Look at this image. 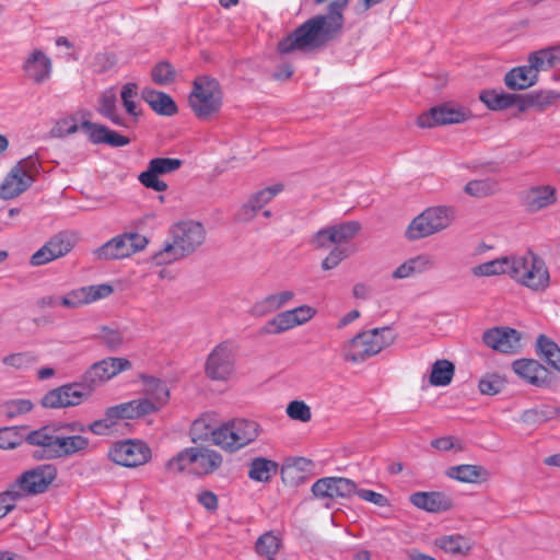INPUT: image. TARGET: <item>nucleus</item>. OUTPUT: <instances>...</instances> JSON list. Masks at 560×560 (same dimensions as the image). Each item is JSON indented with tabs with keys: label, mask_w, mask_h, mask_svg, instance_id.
Instances as JSON below:
<instances>
[{
	"label": "nucleus",
	"mask_w": 560,
	"mask_h": 560,
	"mask_svg": "<svg viewBox=\"0 0 560 560\" xmlns=\"http://www.w3.org/2000/svg\"><path fill=\"white\" fill-rule=\"evenodd\" d=\"M349 0H334L328 5V13L316 15L291 34L283 37L278 44L281 54H290L294 50L318 49L330 42L340 33L343 26L342 11L347 8Z\"/></svg>",
	"instance_id": "f257e3e1"
},
{
	"label": "nucleus",
	"mask_w": 560,
	"mask_h": 560,
	"mask_svg": "<svg viewBox=\"0 0 560 560\" xmlns=\"http://www.w3.org/2000/svg\"><path fill=\"white\" fill-rule=\"evenodd\" d=\"M222 456L217 451L195 446L180 451L176 456L167 460L165 467L171 472H182L185 469L198 476L214 472L222 465Z\"/></svg>",
	"instance_id": "f03ea898"
},
{
	"label": "nucleus",
	"mask_w": 560,
	"mask_h": 560,
	"mask_svg": "<svg viewBox=\"0 0 560 560\" xmlns=\"http://www.w3.org/2000/svg\"><path fill=\"white\" fill-rule=\"evenodd\" d=\"M512 280L533 291L544 292L550 285V273L545 260L527 252L522 256H514Z\"/></svg>",
	"instance_id": "7ed1b4c3"
},
{
	"label": "nucleus",
	"mask_w": 560,
	"mask_h": 560,
	"mask_svg": "<svg viewBox=\"0 0 560 560\" xmlns=\"http://www.w3.org/2000/svg\"><path fill=\"white\" fill-rule=\"evenodd\" d=\"M81 128L88 139L93 144H107L113 148L125 147L130 143V139L126 136L109 129L105 125L83 120L80 126L73 117L59 120L52 128L51 133L55 137H66L75 133Z\"/></svg>",
	"instance_id": "20e7f679"
},
{
	"label": "nucleus",
	"mask_w": 560,
	"mask_h": 560,
	"mask_svg": "<svg viewBox=\"0 0 560 560\" xmlns=\"http://www.w3.org/2000/svg\"><path fill=\"white\" fill-rule=\"evenodd\" d=\"M260 432L261 428L258 422L236 418L217 427L215 445L234 453L253 443Z\"/></svg>",
	"instance_id": "39448f33"
},
{
	"label": "nucleus",
	"mask_w": 560,
	"mask_h": 560,
	"mask_svg": "<svg viewBox=\"0 0 560 560\" xmlns=\"http://www.w3.org/2000/svg\"><path fill=\"white\" fill-rule=\"evenodd\" d=\"M57 477V468L51 464H42L23 471L8 488L16 502L42 494Z\"/></svg>",
	"instance_id": "423d86ee"
},
{
	"label": "nucleus",
	"mask_w": 560,
	"mask_h": 560,
	"mask_svg": "<svg viewBox=\"0 0 560 560\" xmlns=\"http://www.w3.org/2000/svg\"><path fill=\"white\" fill-rule=\"evenodd\" d=\"M189 105L199 119H208L222 106V92L215 79L198 77L189 95Z\"/></svg>",
	"instance_id": "0eeeda50"
},
{
	"label": "nucleus",
	"mask_w": 560,
	"mask_h": 560,
	"mask_svg": "<svg viewBox=\"0 0 560 560\" xmlns=\"http://www.w3.org/2000/svg\"><path fill=\"white\" fill-rule=\"evenodd\" d=\"M453 218L454 212L450 207H430L410 222L406 230V236L409 241L430 236L446 229L452 223Z\"/></svg>",
	"instance_id": "6e6552de"
},
{
	"label": "nucleus",
	"mask_w": 560,
	"mask_h": 560,
	"mask_svg": "<svg viewBox=\"0 0 560 560\" xmlns=\"http://www.w3.org/2000/svg\"><path fill=\"white\" fill-rule=\"evenodd\" d=\"M385 328H373L355 335L343 345L342 358L352 363H360L378 353L384 347Z\"/></svg>",
	"instance_id": "1a4fd4ad"
},
{
	"label": "nucleus",
	"mask_w": 560,
	"mask_h": 560,
	"mask_svg": "<svg viewBox=\"0 0 560 560\" xmlns=\"http://www.w3.org/2000/svg\"><path fill=\"white\" fill-rule=\"evenodd\" d=\"M236 348L230 341L215 346L206 361V374L213 381H228L235 372Z\"/></svg>",
	"instance_id": "9d476101"
},
{
	"label": "nucleus",
	"mask_w": 560,
	"mask_h": 560,
	"mask_svg": "<svg viewBox=\"0 0 560 560\" xmlns=\"http://www.w3.org/2000/svg\"><path fill=\"white\" fill-rule=\"evenodd\" d=\"M90 396V389L81 381L80 383L65 384L50 389L42 397L40 405L49 409L74 407L82 404Z\"/></svg>",
	"instance_id": "9b49d317"
},
{
	"label": "nucleus",
	"mask_w": 560,
	"mask_h": 560,
	"mask_svg": "<svg viewBox=\"0 0 560 560\" xmlns=\"http://www.w3.org/2000/svg\"><path fill=\"white\" fill-rule=\"evenodd\" d=\"M108 458L117 465L137 467L151 458L150 447L139 440H126L115 443L108 451Z\"/></svg>",
	"instance_id": "f8f14e48"
},
{
	"label": "nucleus",
	"mask_w": 560,
	"mask_h": 560,
	"mask_svg": "<svg viewBox=\"0 0 560 560\" xmlns=\"http://www.w3.org/2000/svg\"><path fill=\"white\" fill-rule=\"evenodd\" d=\"M131 363L125 358H106L94 363L82 376V382L90 394L94 388L113 378L118 373L129 370Z\"/></svg>",
	"instance_id": "ddd939ff"
},
{
	"label": "nucleus",
	"mask_w": 560,
	"mask_h": 560,
	"mask_svg": "<svg viewBox=\"0 0 560 560\" xmlns=\"http://www.w3.org/2000/svg\"><path fill=\"white\" fill-rule=\"evenodd\" d=\"M522 335L514 328L501 326L487 329L482 334L483 343L501 353H516L522 348Z\"/></svg>",
	"instance_id": "4468645a"
},
{
	"label": "nucleus",
	"mask_w": 560,
	"mask_h": 560,
	"mask_svg": "<svg viewBox=\"0 0 560 560\" xmlns=\"http://www.w3.org/2000/svg\"><path fill=\"white\" fill-rule=\"evenodd\" d=\"M183 164L179 159L155 158L149 162L148 168L140 173L139 182L147 188L155 191H165L167 184L159 179V175H164L178 170Z\"/></svg>",
	"instance_id": "2eb2a0df"
},
{
	"label": "nucleus",
	"mask_w": 560,
	"mask_h": 560,
	"mask_svg": "<svg viewBox=\"0 0 560 560\" xmlns=\"http://www.w3.org/2000/svg\"><path fill=\"white\" fill-rule=\"evenodd\" d=\"M469 114L462 107L447 104L432 107L418 117V125L422 128H432L442 125L460 124L468 119Z\"/></svg>",
	"instance_id": "dca6fc26"
},
{
	"label": "nucleus",
	"mask_w": 560,
	"mask_h": 560,
	"mask_svg": "<svg viewBox=\"0 0 560 560\" xmlns=\"http://www.w3.org/2000/svg\"><path fill=\"white\" fill-rule=\"evenodd\" d=\"M361 224L358 221H347L320 229L314 234L316 245H342L352 242L360 233Z\"/></svg>",
	"instance_id": "f3484780"
},
{
	"label": "nucleus",
	"mask_w": 560,
	"mask_h": 560,
	"mask_svg": "<svg viewBox=\"0 0 560 560\" xmlns=\"http://www.w3.org/2000/svg\"><path fill=\"white\" fill-rule=\"evenodd\" d=\"M168 233L171 241L164 245H201L206 234L202 224L192 220L174 223Z\"/></svg>",
	"instance_id": "a211bd4d"
},
{
	"label": "nucleus",
	"mask_w": 560,
	"mask_h": 560,
	"mask_svg": "<svg viewBox=\"0 0 560 560\" xmlns=\"http://www.w3.org/2000/svg\"><path fill=\"white\" fill-rule=\"evenodd\" d=\"M59 429L54 425H44L37 430L31 431L25 436V442L30 445L39 446L42 450L35 451L33 457L36 459H52Z\"/></svg>",
	"instance_id": "6ab92c4d"
},
{
	"label": "nucleus",
	"mask_w": 560,
	"mask_h": 560,
	"mask_svg": "<svg viewBox=\"0 0 560 560\" xmlns=\"http://www.w3.org/2000/svg\"><path fill=\"white\" fill-rule=\"evenodd\" d=\"M410 502L418 509L429 513H443L453 509L450 495L440 491H419L410 495Z\"/></svg>",
	"instance_id": "aec40b11"
},
{
	"label": "nucleus",
	"mask_w": 560,
	"mask_h": 560,
	"mask_svg": "<svg viewBox=\"0 0 560 560\" xmlns=\"http://www.w3.org/2000/svg\"><path fill=\"white\" fill-rule=\"evenodd\" d=\"M143 398L137 399L139 402L150 405V415L160 410L170 398V390L165 382L153 376H142Z\"/></svg>",
	"instance_id": "412c9836"
},
{
	"label": "nucleus",
	"mask_w": 560,
	"mask_h": 560,
	"mask_svg": "<svg viewBox=\"0 0 560 560\" xmlns=\"http://www.w3.org/2000/svg\"><path fill=\"white\" fill-rule=\"evenodd\" d=\"M33 180V176L25 174V170L21 166H14L1 185L0 197L5 200L15 198L24 192Z\"/></svg>",
	"instance_id": "4be33fe9"
},
{
	"label": "nucleus",
	"mask_w": 560,
	"mask_h": 560,
	"mask_svg": "<svg viewBox=\"0 0 560 560\" xmlns=\"http://www.w3.org/2000/svg\"><path fill=\"white\" fill-rule=\"evenodd\" d=\"M513 371L529 384L542 386L548 383L549 371L538 361L533 359H520L513 362Z\"/></svg>",
	"instance_id": "5701e85b"
},
{
	"label": "nucleus",
	"mask_w": 560,
	"mask_h": 560,
	"mask_svg": "<svg viewBox=\"0 0 560 560\" xmlns=\"http://www.w3.org/2000/svg\"><path fill=\"white\" fill-rule=\"evenodd\" d=\"M538 67L535 62L521 66L510 70L504 77L505 85L511 90H525L533 86L537 81Z\"/></svg>",
	"instance_id": "b1692460"
},
{
	"label": "nucleus",
	"mask_w": 560,
	"mask_h": 560,
	"mask_svg": "<svg viewBox=\"0 0 560 560\" xmlns=\"http://www.w3.org/2000/svg\"><path fill=\"white\" fill-rule=\"evenodd\" d=\"M106 416L117 424L122 419H136L150 415V405L147 402H139L137 399L112 406L105 410Z\"/></svg>",
	"instance_id": "393cba45"
},
{
	"label": "nucleus",
	"mask_w": 560,
	"mask_h": 560,
	"mask_svg": "<svg viewBox=\"0 0 560 560\" xmlns=\"http://www.w3.org/2000/svg\"><path fill=\"white\" fill-rule=\"evenodd\" d=\"M144 102L161 116H173L178 108L174 100L166 93L153 89H144L141 93Z\"/></svg>",
	"instance_id": "a878e982"
},
{
	"label": "nucleus",
	"mask_w": 560,
	"mask_h": 560,
	"mask_svg": "<svg viewBox=\"0 0 560 560\" xmlns=\"http://www.w3.org/2000/svg\"><path fill=\"white\" fill-rule=\"evenodd\" d=\"M24 70L35 83H42L50 75L51 61L43 51L35 50L25 61Z\"/></svg>",
	"instance_id": "bb28decb"
},
{
	"label": "nucleus",
	"mask_w": 560,
	"mask_h": 560,
	"mask_svg": "<svg viewBox=\"0 0 560 560\" xmlns=\"http://www.w3.org/2000/svg\"><path fill=\"white\" fill-rule=\"evenodd\" d=\"M446 476L463 483H478L487 480L489 472L480 465L462 464L450 467Z\"/></svg>",
	"instance_id": "cd10ccee"
},
{
	"label": "nucleus",
	"mask_w": 560,
	"mask_h": 560,
	"mask_svg": "<svg viewBox=\"0 0 560 560\" xmlns=\"http://www.w3.org/2000/svg\"><path fill=\"white\" fill-rule=\"evenodd\" d=\"M90 441L82 435L63 436L58 433L52 458L69 457L77 453L88 450Z\"/></svg>",
	"instance_id": "c85d7f7f"
},
{
	"label": "nucleus",
	"mask_w": 560,
	"mask_h": 560,
	"mask_svg": "<svg viewBox=\"0 0 560 560\" xmlns=\"http://www.w3.org/2000/svg\"><path fill=\"white\" fill-rule=\"evenodd\" d=\"M560 97V93L556 91H538L528 94H520L518 110L525 112L532 107L542 112Z\"/></svg>",
	"instance_id": "c756f323"
},
{
	"label": "nucleus",
	"mask_w": 560,
	"mask_h": 560,
	"mask_svg": "<svg viewBox=\"0 0 560 560\" xmlns=\"http://www.w3.org/2000/svg\"><path fill=\"white\" fill-rule=\"evenodd\" d=\"M434 546L451 556H467L471 550L470 539L458 534L438 537Z\"/></svg>",
	"instance_id": "7c9ffc66"
},
{
	"label": "nucleus",
	"mask_w": 560,
	"mask_h": 560,
	"mask_svg": "<svg viewBox=\"0 0 560 560\" xmlns=\"http://www.w3.org/2000/svg\"><path fill=\"white\" fill-rule=\"evenodd\" d=\"M556 202V189L549 185L532 187L525 197V205L532 212Z\"/></svg>",
	"instance_id": "2f4dec72"
},
{
	"label": "nucleus",
	"mask_w": 560,
	"mask_h": 560,
	"mask_svg": "<svg viewBox=\"0 0 560 560\" xmlns=\"http://www.w3.org/2000/svg\"><path fill=\"white\" fill-rule=\"evenodd\" d=\"M480 101L491 110H502L513 105L518 107L520 94H510L497 90H483Z\"/></svg>",
	"instance_id": "473e14b6"
},
{
	"label": "nucleus",
	"mask_w": 560,
	"mask_h": 560,
	"mask_svg": "<svg viewBox=\"0 0 560 560\" xmlns=\"http://www.w3.org/2000/svg\"><path fill=\"white\" fill-rule=\"evenodd\" d=\"M513 262L514 256L501 257L476 266L474 273L476 276L508 275L512 278Z\"/></svg>",
	"instance_id": "72a5a7b5"
},
{
	"label": "nucleus",
	"mask_w": 560,
	"mask_h": 560,
	"mask_svg": "<svg viewBox=\"0 0 560 560\" xmlns=\"http://www.w3.org/2000/svg\"><path fill=\"white\" fill-rule=\"evenodd\" d=\"M294 298V293L292 291H282L277 294H270L265 298L262 301L256 303L253 307V313L257 316H264L268 313H271Z\"/></svg>",
	"instance_id": "f704fd0d"
},
{
	"label": "nucleus",
	"mask_w": 560,
	"mask_h": 560,
	"mask_svg": "<svg viewBox=\"0 0 560 560\" xmlns=\"http://www.w3.org/2000/svg\"><path fill=\"white\" fill-rule=\"evenodd\" d=\"M278 464L265 457H256L249 464L248 477L252 480L267 482L277 472Z\"/></svg>",
	"instance_id": "c9c22d12"
},
{
	"label": "nucleus",
	"mask_w": 560,
	"mask_h": 560,
	"mask_svg": "<svg viewBox=\"0 0 560 560\" xmlns=\"http://www.w3.org/2000/svg\"><path fill=\"white\" fill-rule=\"evenodd\" d=\"M455 374V365L446 360H436L432 364L429 382L432 386H447Z\"/></svg>",
	"instance_id": "e433bc0d"
},
{
	"label": "nucleus",
	"mask_w": 560,
	"mask_h": 560,
	"mask_svg": "<svg viewBox=\"0 0 560 560\" xmlns=\"http://www.w3.org/2000/svg\"><path fill=\"white\" fill-rule=\"evenodd\" d=\"M215 433L217 428L208 416L196 419L189 431L190 439L194 443L203 442L211 438L212 442L215 444Z\"/></svg>",
	"instance_id": "4c0bfd02"
},
{
	"label": "nucleus",
	"mask_w": 560,
	"mask_h": 560,
	"mask_svg": "<svg viewBox=\"0 0 560 560\" xmlns=\"http://www.w3.org/2000/svg\"><path fill=\"white\" fill-rule=\"evenodd\" d=\"M536 345L539 355L560 373V348L558 345L545 335L537 338Z\"/></svg>",
	"instance_id": "58836bf2"
},
{
	"label": "nucleus",
	"mask_w": 560,
	"mask_h": 560,
	"mask_svg": "<svg viewBox=\"0 0 560 560\" xmlns=\"http://www.w3.org/2000/svg\"><path fill=\"white\" fill-rule=\"evenodd\" d=\"M528 62H535L539 70H545L560 62V45L532 52Z\"/></svg>",
	"instance_id": "ea45409f"
},
{
	"label": "nucleus",
	"mask_w": 560,
	"mask_h": 560,
	"mask_svg": "<svg viewBox=\"0 0 560 560\" xmlns=\"http://www.w3.org/2000/svg\"><path fill=\"white\" fill-rule=\"evenodd\" d=\"M121 101L127 114L131 117V121L136 124L141 116V110L138 109L136 98L138 96V85L133 82H128L121 88Z\"/></svg>",
	"instance_id": "a19ab883"
},
{
	"label": "nucleus",
	"mask_w": 560,
	"mask_h": 560,
	"mask_svg": "<svg viewBox=\"0 0 560 560\" xmlns=\"http://www.w3.org/2000/svg\"><path fill=\"white\" fill-rule=\"evenodd\" d=\"M559 413L555 406L546 405L533 409H527L521 415V420L527 424H540L547 422Z\"/></svg>",
	"instance_id": "79ce46f5"
},
{
	"label": "nucleus",
	"mask_w": 560,
	"mask_h": 560,
	"mask_svg": "<svg viewBox=\"0 0 560 560\" xmlns=\"http://www.w3.org/2000/svg\"><path fill=\"white\" fill-rule=\"evenodd\" d=\"M194 252V247H163L151 257L152 264L155 266L172 264L182 259Z\"/></svg>",
	"instance_id": "37998d69"
},
{
	"label": "nucleus",
	"mask_w": 560,
	"mask_h": 560,
	"mask_svg": "<svg viewBox=\"0 0 560 560\" xmlns=\"http://www.w3.org/2000/svg\"><path fill=\"white\" fill-rule=\"evenodd\" d=\"M431 266V260L424 256L411 258L400 265L393 273L394 278L402 279L413 273L422 272Z\"/></svg>",
	"instance_id": "c03bdc74"
},
{
	"label": "nucleus",
	"mask_w": 560,
	"mask_h": 560,
	"mask_svg": "<svg viewBox=\"0 0 560 560\" xmlns=\"http://www.w3.org/2000/svg\"><path fill=\"white\" fill-rule=\"evenodd\" d=\"M34 405L30 399L18 398L4 401L0 406V412L7 419H14L19 416L26 415L32 411Z\"/></svg>",
	"instance_id": "a18cd8bd"
},
{
	"label": "nucleus",
	"mask_w": 560,
	"mask_h": 560,
	"mask_svg": "<svg viewBox=\"0 0 560 560\" xmlns=\"http://www.w3.org/2000/svg\"><path fill=\"white\" fill-rule=\"evenodd\" d=\"M152 81L158 85H168L175 81L176 70L167 61L158 62L151 70Z\"/></svg>",
	"instance_id": "49530a36"
},
{
	"label": "nucleus",
	"mask_w": 560,
	"mask_h": 560,
	"mask_svg": "<svg viewBox=\"0 0 560 560\" xmlns=\"http://www.w3.org/2000/svg\"><path fill=\"white\" fill-rule=\"evenodd\" d=\"M497 189L498 184L492 179H474L468 182L464 188L466 194L478 198L492 195Z\"/></svg>",
	"instance_id": "de8ad7c7"
},
{
	"label": "nucleus",
	"mask_w": 560,
	"mask_h": 560,
	"mask_svg": "<svg viewBox=\"0 0 560 560\" xmlns=\"http://www.w3.org/2000/svg\"><path fill=\"white\" fill-rule=\"evenodd\" d=\"M256 551L258 555L273 559L280 548V539L272 533H265L256 542Z\"/></svg>",
	"instance_id": "09e8293b"
},
{
	"label": "nucleus",
	"mask_w": 560,
	"mask_h": 560,
	"mask_svg": "<svg viewBox=\"0 0 560 560\" xmlns=\"http://www.w3.org/2000/svg\"><path fill=\"white\" fill-rule=\"evenodd\" d=\"M70 252V247H39L31 257V265L42 266L52 261L56 258L62 257Z\"/></svg>",
	"instance_id": "8fccbe9b"
},
{
	"label": "nucleus",
	"mask_w": 560,
	"mask_h": 560,
	"mask_svg": "<svg viewBox=\"0 0 560 560\" xmlns=\"http://www.w3.org/2000/svg\"><path fill=\"white\" fill-rule=\"evenodd\" d=\"M143 248L144 247H97L94 250V256L97 259L104 260L122 259Z\"/></svg>",
	"instance_id": "3c124183"
},
{
	"label": "nucleus",
	"mask_w": 560,
	"mask_h": 560,
	"mask_svg": "<svg viewBox=\"0 0 560 560\" xmlns=\"http://www.w3.org/2000/svg\"><path fill=\"white\" fill-rule=\"evenodd\" d=\"M37 362V357L28 351L11 353L2 359V363L15 370H25Z\"/></svg>",
	"instance_id": "603ef678"
},
{
	"label": "nucleus",
	"mask_w": 560,
	"mask_h": 560,
	"mask_svg": "<svg viewBox=\"0 0 560 560\" xmlns=\"http://www.w3.org/2000/svg\"><path fill=\"white\" fill-rule=\"evenodd\" d=\"M268 326L271 327L269 330L272 334H280L287 331L289 329L294 328L298 325L296 318L293 316L292 312L284 311L275 316L271 320L268 322Z\"/></svg>",
	"instance_id": "864d4df0"
},
{
	"label": "nucleus",
	"mask_w": 560,
	"mask_h": 560,
	"mask_svg": "<svg viewBox=\"0 0 560 560\" xmlns=\"http://www.w3.org/2000/svg\"><path fill=\"white\" fill-rule=\"evenodd\" d=\"M505 385V380L499 374H487L485 375L478 384L479 390L483 395H497L499 394Z\"/></svg>",
	"instance_id": "5fc2aeb1"
},
{
	"label": "nucleus",
	"mask_w": 560,
	"mask_h": 560,
	"mask_svg": "<svg viewBox=\"0 0 560 560\" xmlns=\"http://www.w3.org/2000/svg\"><path fill=\"white\" fill-rule=\"evenodd\" d=\"M352 254V247H332L329 254L323 259L322 268L324 270H331Z\"/></svg>",
	"instance_id": "6e6d98bb"
},
{
	"label": "nucleus",
	"mask_w": 560,
	"mask_h": 560,
	"mask_svg": "<svg viewBox=\"0 0 560 560\" xmlns=\"http://www.w3.org/2000/svg\"><path fill=\"white\" fill-rule=\"evenodd\" d=\"M22 444V438L15 427L0 428V448L14 450Z\"/></svg>",
	"instance_id": "4d7b16f0"
},
{
	"label": "nucleus",
	"mask_w": 560,
	"mask_h": 560,
	"mask_svg": "<svg viewBox=\"0 0 560 560\" xmlns=\"http://www.w3.org/2000/svg\"><path fill=\"white\" fill-rule=\"evenodd\" d=\"M60 304L67 308H77L89 304L85 287H81L68 292L60 299Z\"/></svg>",
	"instance_id": "13d9d810"
},
{
	"label": "nucleus",
	"mask_w": 560,
	"mask_h": 560,
	"mask_svg": "<svg viewBox=\"0 0 560 560\" xmlns=\"http://www.w3.org/2000/svg\"><path fill=\"white\" fill-rule=\"evenodd\" d=\"M288 416L301 422H308L312 419V411L308 405L302 400H293L287 407Z\"/></svg>",
	"instance_id": "bf43d9fd"
},
{
	"label": "nucleus",
	"mask_w": 560,
	"mask_h": 560,
	"mask_svg": "<svg viewBox=\"0 0 560 560\" xmlns=\"http://www.w3.org/2000/svg\"><path fill=\"white\" fill-rule=\"evenodd\" d=\"M98 338L109 350H117L124 343V336L118 329L102 327Z\"/></svg>",
	"instance_id": "052dcab7"
},
{
	"label": "nucleus",
	"mask_w": 560,
	"mask_h": 560,
	"mask_svg": "<svg viewBox=\"0 0 560 560\" xmlns=\"http://www.w3.org/2000/svg\"><path fill=\"white\" fill-rule=\"evenodd\" d=\"M283 190V185L278 183L272 186L266 187L257 192H255L250 198L252 202L257 205V207H265L269 203L279 192Z\"/></svg>",
	"instance_id": "680f3d73"
},
{
	"label": "nucleus",
	"mask_w": 560,
	"mask_h": 560,
	"mask_svg": "<svg viewBox=\"0 0 560 560\" xmlns=\"http://www.w3.org/2000/svg\"><path fill=\"white\" fill-rule=\"evenodd\" d=\"M127 243H130V245H147L149 240L139 233L126 232L112 237L103 245H127Z\"/></svg>",
	"instance_id": "e2e57ef3"
},
{
	"label": "nucleus",
	"mask_w": 560,
	"mask_h": 560,
	"mask_svg": "<svg viewBox=\"0 0 560 560\" xmlns=\"http://www.w3.org/2000/svg\"><path fill=\"white\" fill-rule=\"evenodd\" d=\"M80 242H83L80 234L75 231H61L55 236H52L49 241H47L44 245H75Z\"/></svg>",
	"instance_id": "0e129e2a"
},
{
	"label": "nucleus",
	"mask_w": 560,
	"mask_h": 560,
	"mask_svg": "<svg viewBox=\"0 0 560 560\" xmlns=\"http://www.w3.org/2000/svg\"><path fill=\"white\" fill-rule=\"evenodd\" d=\"M85 290L89 304L102 299H106L114 292V288L107 283L86 285Z\"/></svg>",
	"instance_id": "69168bd1"
},
{
	"label": "nucleus",
	"mask_w": 560,
	"mask_h": 560,
	"mask_svg": "<svg viewBox=\"0 0 560 560\" xmlns=\"http://www.w3.org/2000/svg\"><path fill=\"white\" fill-rule=\"evenodd\" d=\"M116 104V94L113 91H105L100 98V106L97 108V112L106 118L112 113L117 110Z\"/></svg>",
	"instance_id": "338daca9"
},
{
	"label": "nucleus",
	"mask_w": 560,
	"mask_h": 560,
	"mask_svg": "<svg viewBox=\"0 0 560 560\" xmlns=\"http://www.w3.org/2000/svg\"><path fill=\"white\" fill-rule=\"evenodd\" d=\"M335 485L337 498H348L358 493L355 483L350 479L335 477Z\"/></svg>",
	"instance_id": "774afa93"
}]
</instances>
